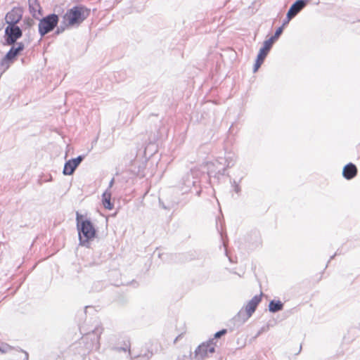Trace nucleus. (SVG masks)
Returning <instances> with one entry per match:
<instances>
[{"mask_svg":"<svg viewBox=\"0 0 360 360\" xmlns=\"http://www.w3.org/2000/svg\"><path fill=\"white\" fill-rule=\"evenodd\" d=\"M76 221L79 245L89 248V242L96 236L94 224L89 219H84L83 216L78 212L76 213Z\"/></svg>","mask_w":360,"mask_h":360,"instance_id":"f257e3e1","label":"nucleus"},{"mask_svg":"<svg viewBox=\"0 0 360 360\" xmlns=\"http://www.w3.org/2000/svg\"><path fill=\"white\" fill-rule=\"evenodd\" d=\"M90 15V9L82 5L73 6L64 15L69 26L79 25Z\"/></svg>","mask_w":360,"mask_h":360,"instance_id":"f03ea898","label":"nucleus"},{"mask_svg":"<svg viewBox=\"0 0 360 360\" xmlns=\"http://www.w3.org/2000/svg\"><path fill=\"white\" fill-rule=\"evenodd\" d=\"M59 21L58 15L52 13L42 18L39 22V33L41 37L53 31Z\"/></svg>","mask_w":360,"mask_h":360,"instance_id":"7ed1b4c3","label":"nucleus"},{"mask_svg":"<svg viewBox=\"0 0 360 360\" xmlns=\"http://www.w3.org/2000/svg\"><path fill=\"white\" fill-rule=\"evenodd\" d=\"M25 46L22 42L14 44L10 49L6 56L1 59L0 63V70L2 72H5L13 63V59L24 49Z\"/></svg>","mask_w":360,"mask_h":360,"instance_id":"20e7f679","label":"nucleus"},{"mask_svg":"<svg viewBox=\"0 0 360 360\" xmlns=\"http://www.w3.org/2000/svg\"><path fill=\"white\" fill-rule=\"evenodd\" d=\"M103 328L100 326H96L91 332L87 333L83 337L84 341L90 340L91 343H86L88 349H98L100 347V337L103 333Z\"/></svg>","mask_w":360,"mask_h":360,"instance_id":"39448f33","label":"nucleus"},{"mask_svg":"<svg viewBox=\"0 0 360 360\" xmlns=\"http://www.w3.org/2000/svg\"><path fill=\"white\" fill-rule=\"evenodd\" d=\"M22 35V30L17 25H8L5 29L4 39L7 45H13Z\"/></svg>","mask_w":360,"mask_h":360,"instance_id":"423d86ee","label":"nucleus"},{"mask_svg":"<svg viewBox=\"0 0 360 360\" xmlns=\"http://www.w3.org/2000/svg\"><path fill=\"white\" fill-rule=\"evenodd\" d=\"M216 163L219 165L217 170H214L211 167H214V164L212 163L208 165V175L210 176H223L225 174V172L228 167H226V162H225L224 157H217L216 159Z\"/></svg>","mask_w":360,"mask_h":360,"instance_id":"0eeeda50","label":"nucleus"},{"mask_svg":"<svg viewBox=\"0 0 360 360\" xmlns=\"http://www.w3.org/2000/svg\"><path fill=\"white\" fill-rule=\"evenodd\" d=\"M215 352L214 346H210L207 343H202L195 350L194 359L195 360H203L208 356V354H212Z\"/></svg>","mask_w":360,"mask_h":360,"instance_id":"6e6552de","label":"nucleus"},{"mask_svg":"<svg viewBox=\"0 0 360 360\" xmlns=\"http://www.w3.org/2000/svg\"><path fill=\"white\" fill-rule=\"evenodd\" d=\"M84 159V156L79 155L76 158L69 160L65 163L63 173L64 175H71Z\"/></svg>","mask_w":360,"mask_h":360,"instance_id":"1a4fd4ad","label":"nucleus"},{"mask_svg":"<svg viewBox=\"0 0 360 360\" xmlns=\"http://www.w3.org/2000/svg\"><path fill=\"white\" fill-rule=\"evenodd\" d=\"M198 183L197 179L193 176L192 172L187 173L182 178L181 191L183 193H186L191 189L193 186L195 187Z\"/></svg>","mask_w":360,"mask_h":360,"instance_id":"9d476101","label":"nucleus"},{"mask_svg":"<svg viewBox=\"0 0 360 360\" xmlns=\"http://www.w3.org/2000/svg\"><path fill=\"white\" fill-rule=\"evenodd\" d=\"M21 18V11L18 8H13L6 14L5 20L8 25H16Z\"/></svg>","mask_w":360,"mask_h":360,"instance_id":"9b49d317","label":"nucleus"},{"mask_svg":"<svg viewBox=\"0 0 360 360\" xmlns=\"http://www.w3.org/2000/svg\"><path fill=\"white\" fill-rule=\"evenodd\" d=\"M309 0H297L290 7L287 13L295 18L307 4Z\"/></svg>","mask_w":360,"mask_h":360,"instance_id":"f8f14e48","label":"nucleus"},{"mask_svg":"<svg viewBox=\"0 0 360 360\" xmlns=\"http://www.w3.org/2000/svg\"><path fill=\"white\" fill-rule=\"evenodd\" d=\"M251 316L252 315L250 313L242 308L233 317V320L234 321V324L237 327H239L244 324Z\"/></svg>","mask_w":360,"mask_h":360,"instance_id":"ddd939ff","label":"nucleus"},{"mask_svg":"<svg viewBox=\"0 0 360 360\" xmlns=\"http://www.w3.org/2000/svg\"><path fill=\"white\" fill-rule=\"evenodd\" d=\"M357 174V168L353 163L346 165L342 170V176L347 180L352 179Z\"/></svg>","mask_w":360,"mask_h":360,"instance_id":"4468645a","label":"nucleus"},{"mask_svg":"<svg viewBox=\"0 0 360 360\" xmlns=\"http://www.w3.org/2000/svg\"><path fill=\"white\" fill-rule=\"evenodd\" d=\"M262 300V294L260 295H255L243 308L246 311L251 315L255 311L257 307Z\"/></svg>","mask_w":360,"mask_h":360,"instance_id":"2eb2a0df","label":"nucleus"},{"mask_svg":"<svg viewBox=\"0 0 360 360\" xmlns=\"http://www.w3.org/2000/svg\"><path fill=\"white\" fill-rule=\"evenodd\" d=\"M159 203L162 209L166 210H170L174 208L179 204V201L176 198H167L166 200L165 201L162 198H159Z\"/></svg>","mask_w":360,"mask_h":360,"instance_id":"dca6fc26","label":"nucleus"},{"mask_svg":"<svg viewBox=\"0 0 360 360\" xmlns=\"http://www.w3.org/2000/svg\"><path fill=\"white\" fill-rule=\"evenodd\" d=\"M272 44L270 41H264L263 43V46L259 49L257 57L260 59L265 60L266 56L272 48Z\"/></svg>","mask_w":360,"mask_h":360,"instance_id":"f3484780","label":"nucleus"},{"mask_svg":"<svg viewBox=\"0 0 360 360\" xmlns=\"http://www.w3.org/2000/svg\"><path fill=\"white\" fill-rule=\"evenodd\" d=\"M111 192L107 189L102 195V202L103 207L108 210H112L113 208V203L111 202Z\"/></svg>","mask_w":360,"mask_h":360,"instance_id":"a211bd4d","label":"nucleus"},{"mask_svg":"<svg viewBox=\"0 0 360 360\" xmlns=\"http://www.w3.org/2000/svg\"><path fill=\"white\" fill-rule=\"evenodd\" d=\"M29 9L33 17L37 18V13L41 15V6L38 0H28Z\"/></svg>","mask_w":360,"mask_h":360,"instance_id":"6ab92c4d","label":"nucleus"},{"mask_svg":"<svg viewBox=\"0 0 360 360\" xmlns=\"http://www.w3.org/2000/svg\"><path fill=\"white\" fill-rule=\"evenodd\" d=\"M283 309V303L280 300H271L269 304V310L272 313L281 311Z\"/></svg>","mask_w":360,"mask_h":360,"instance_id":"aec40b11","label":"nucleus"},{"mask_svg":"<svg viewBox=\"0 0 360 360\" xmlns=\"http://www.w3.org/2000/svg\"><path fill=\"white\" fill-rule=\"evenodd\" d=\"M225 162H226V167H233L237 160V156L234 153L232 152H225L224 155Z\"/></svg>","mask_w":360,"mask_h":360,"instance_id":"412c9836","label":"nucleus"},{"mask_svg":"<svg viewBox=\"0 0 360 360\" xmlns=\"http://www.w3.org/2000/svg\"><path fill=\"white\" fill-rule=\"evenodd\" d=\"M283 26L279 27L275 32L274 34L271 36L269 39L266 41H270L271 44L273 45L274 43L279 38V37L283 33Z\"/></svg>","mask_w":360,"mask_h":360,"instance_id":"4be33fe9","label":"nucleus"},{"mask_svg":"<svg viewBox=\"0 0 360 360\" xmlns=\"http://www.w3.org/2000/svg\"><path fill=\"white\" fill-rule=\"evenodd\" d=\"M263 62H264V60L260 59L259 57H257L255 63L254 67H253V72H256L258 70V69L260 68V66L262 65Z\"/></svg>","mask_w":360,"mask_h":360,"instance_id":"5701e85b","label":"nucleus"},{"mask_svg":"<svg viewBox=\"0 0 360 360\" xmlns=\"http://www.w3.org/2000/svg\"><path fill=\"white\" fill-rule=\"evenodd\" d=\"M231 186L233 188V191L237 193V194H239L241 191V188L240 186H239V184L235 181V180H233L231 181Z\"/></svg>","mask_w":360,"mask_h":360,"instance_id":"b1692460","label":"nucleus"},{"mask_svg":"<svg viewBox=\"0 0 360 360\" xmlns=\"http://www.w3.org/2000/svg\"><path fill=\"white\" fill-rule=\"evenodd\" d=\"M66 28V22L65 21L64 22V25H63L62 24L60 25V26L57 27V29L55 32V34H59L60 33H62L63 32L65 31Z\"/></svg>","mask_w":360,"mask_h":360,"instance_id":"393cba45","label":"nucleus"},{"mask_svg":"<svg viewBox=\"0 0 360 360\" xmlns=\"http://www.w3.org/2000/svg\"><path fill=\"white\" fill-rule=\"evenodd\" d=\"M226 333H227L226 329H222V330H219V331L217 332V333L214 334V338L215 339L219 338H221L222 335H224L226 334Z\"/></svg>","mask_w":360,"mask_h":360,"instance_id":"a878e982","label":"nucleus"},{"mask_svg":"<svg viewBox=\"0 0 360 360\" xmlns=\"http://www.w3.org/2000/svg\"><path fill=\"white\" fill-rule=\"evenodd\" d=\"M293 18L292 17V15H289L288 13H287L286 15V18L285 19L283 20V27L284 26H285L286 25H288L289 23V22Z\"/></svg>","mask_w":360,"mask_h":360,"instance_id":"bb28decb","label":"nucleus"},{"mask_svg":"<svg viewBox=\"0 0 360 360\" xmlns=\"http://www.w3.org/2000/svg\"><path fill=\"white\" fill-rule=\"evenodd\" d=\"M217 340L214 338L209 341H207L206 343L210 346H214V347L217 345Z\"/></svg>","mask_w":360,"mask_h":360,"instance_id":"cd10ccee","label":"nucleus"},{"mask_svg":"<svg viewBox=\"0 0 360 360\" xmlns=\"http://www.w3.org/2000/svg\"><path fill=\"white\" fill-rule=\"evenodd\" d=\"M149 359V356H137L136 358L134 359V360H148Z\"/></svg>","mask_w":360,"mask_h":360,"instance_id":"c85d7f7f","label":"nucleus"},{"mask_svg":"<svg viewBox=\"0 0 360 360\" xmlns=\"http://www.w3.org/2000/svg\"><path fill=\"white\" fill-rule=\"evenodd\" d=\"M114 182H115V179H114V178H112V179L110 180V183H109V186H108V191H109V190H110V188L113 186Z\"/></svg>","mask_w":360,"mask_h":360,"instance_id":"c756f323","label":"nucleus"},{"mask_svg":"<svg viewBox=\"0 0 360 360\" xmlns=\"http://www.w3.org/2000/svg\"><path fill=\"white\" fill-rule=\"evenodd\" d=\"M25 354V359L24 360H28V353L26 352H24Z\"/></svg>","mask_w":360,"mask_h":360,"instance_id":"7c9ffc66","label":"nucleus"},{"mask_svg":"<svg viewBox=\"0 0 360 360\" xmlns=\"http://www.w3.org/2000/svg\"><path fill=\"white\" fill-rule=\"evenodd\" d=\"M32 23H33V20H31L30 21H28V22H27L29 26H31Z\"/></svg>","mask_w":360,"mask_h":360,"instance_id":"2f4dec72","label":"nucleus"},{"mask_svg":"<svg viewBox=\"0 0 360 360\" xmlns=\"http://www.w3.org/2000/svg\"><path fill=\"white\" fill-rule=\"evenodd\" d=\"M119 350H123V351L126 352L127 349L124 348V347H120V348H119Z\"/></svg>","mask_w":360,"mask_h":360,"instance_id":"473e14b6","label":"nucleus"},{"mask_svg":"<svg viewBox=\"0 0 360 360\" xmlns=\"http://www.w3.org/2000/svg\"><path fill=\"white\" fill-rule=\"evenodd\" d=\"M200 192H201L200 191H198L196 192V194H197L198 195H200Z\"/></svg>","mask_w":360,"mask_h":360,"instance_id":"72a5a7b5","label":"nucleus"},{"mask_svg":"<svg viewBox=\"0 0 360 360\" xmlns=\"http://www.w3.org/2000/svg\"><path fill=\"white\" fill-rule=\"evenodd\" d=\"M334 257H335V255H333V256H331V257H330V259H333V258H334Z\"/></svg>","mask_w":360,"mask_h":360,"instance_id":"f704fd0d","label":"nucleus"},{"mask_svg":"<svg viewBox=\"0 0 360 360\" xmlns=\"http://www.w3.org/2000/svg\"><path fill=\"white\" fill-rule=\"evenodd\" d=\"M179 337H176L175 341H176L178 339H179Z\"/></svg>","mask_w":360,"mask_h":360,"instance_id":"c9c22d12","label":"nucleus"}]
</instances>
